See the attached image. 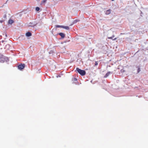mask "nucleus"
<instances>
[{"mask_svg":"<svg viewBox=\"0 0 148 148\" xmlns=\"http://www.w3.org/2000/svg\"><path fill=\"white\" fill-rule=\"evenodd\" d=\"M138 71H140V69L139 68H138Z\"/></svg>","mask_w":148,"mask_h":148,"instance_id":"18","label":"nucleus"},{"mask_svg":"<svg viewBox=\"0 0 148 148\" xmlns=\"http://www.w3.org/2000/svg\"><path fill=\"white\" fill-rule=\"evenodd\" d=\"M62 28H63L67 30H68L69 29V27L68 26H63Z\"/></svg>","mask_w":148,"mask_h":148,"instance_id":"8","label":"nucleus"},{"mask_svg":"<svg viewBox=\"0 0 148 148\" xmlns=\"http://www.w3.org/2000/svg\"><path fill=\"white\" fill-rule=\"evenodd\" d=\"M46 1L47 0H43V1H41V5H42L44 4V3L46 2Z\"/></svg>","mask_w":148,"mask_h":148,"instance_id":"9","label":"nucleus"},{"mask_svg":"<svg viewBox=\"0 0 148 148\" xmlns=\"http://www.w3.org/2000/svg\"><path fill=\"white\" fill-rule=\"evenodd\" d=\"M124 70H121V72H124Z\"/></svg>","mask_w":148,"mask_h":148,"instance_id":"19","label":"nucleus"},{"mask_svg":"<svg viewBox=\"0 0 148 148\" xmlns=\"http://www.w3.org/2000/svg\"><path fill=\"white\" fill-rule=\"evenodd\" d=\"M121 34H123V33H121Z\"/></svg>","mask_w":148,"mask_h":148,"instance_id":"21","label":"nucleus"},{"mask_svg":"<svg viewBox=\"0 0 148 148\" xmlns=\"http://www.w3.org/2000/svg\"><path fill=\"white\" fill-rule=\"evenodd\" d=\"M25 67V64H21L18 66V68L20 70H22Z\"/></svg>","mask_w":148,"mask_h":148,"instance_id":"3","label":"nucleus"},{"mask_svg":"<svg viewBox=\"0 0 148 148\" xmlns=\"http://www.w3.org/2000/svg\"><path fill=\"white\" fill-rule=\"evenodd\" d=\"M112 37H113V38L114 37V36L113 35Z\"/></svg>","mask_w":148,"mask_h":148,"instance_id":"20","label":"nucleus"},{"mask_svg":"<svg viewBox=\"0 0 148 148\" xmlns=\"http://www.w3.org/2000/svg\"><path fill=\"white\" fill-rule=\"evenodd\" d=\"M113 37H112V36L108 37V39H112L113 40H115L117 39L116 38L114 39H113Z\"/></svg>","mask_w":148,"mask_h":148,"instance_id":"11","label":"nucleus"},{"mask_svg":"<svg viewBox=\"0 0 148 148\" xmlns=\"http://www.w3.org/2000/svg\"><path fill=\"white\" fill-rule=\"evenodd\" d=\"M4 17V18H6V14H5L4 15V16H3Z\"/></svg>","mask_w":148,"mask_h":148,"instance_id":"15","label":"nucleus"},{"mask_svg":"<svg viewBox=\"0 0 148 148\" xmlns=\"http://www.w3.org/2000/svg\"><path fill=\"white\" fill-rule=\"evenodd\" d=\"M111 12V10L110 9L107 10L106 12V14L107 15H108L110 14Z\"/></svg>","mask_w":148,"mask_h":148,"instance_id":"4","label":"nucleus"},{"mask_svg":"<svg viewBox=\"0 0 148 148\" xmlns=\"http://www.w3.org/2000/svg\"><path fill=\"white\" fill-rule=\"evenodd\" d=\"M26 35L27 36H30L32 35V33L30 32H28L26 34Z\"/></svg>","mask_w":148,"mask_h":148,"instance_id":"6","label":"nucleus"},{"mask_svg":"<svg viewBox=\"0 0 148 148\" xmlns=\"http://www.w3.org/2000/svg\"><path fill=\"white\" fill-rule=\"evenodd\" d=\"M36 10L37 11H38L40 10V8L38 7H37L36 8Z\"/></svg>","mask_w":148,"mask_h":148,"instance_id":"13","label":"nucleus"},{"mask_svg":"<svg viewBox=\"0 0 148 148\" xmlns=\"http://www.w3.org/2000/svg\"><path fill=\"white\" fill-rule=\"evenodd\" d=\"M76 71L82 76L86 74V73L85 71L82 70L78 68H76Z\"/></svg>","mask_w":148,"mask_h":148,"instance_id":"2","label":"nucleus"},{"mask_svg":"<svg viewBox=\"0 0 148 148\" xmlns=\"http://www.w3.org/2000/svg\"><path fill=\"white\" fill-rule=\"evenodd\" d=\"M98 63L96 61L95 62V66H97L98 65Z\"/></svg>","mask_w":148,"mask_h":148,"instance_id":"14","label":"nucleus"},{"mask_svg":"<svg viewBox=\"0 0 148 148\" xmlns=\"http://www.w3.org/2000/svg\"><path fill=\"white\" fill-rule=\"evenodd\" d=\"M110 72H108L104 76L105 77H107L110 74Z\"/></svg>","mask_w":148,"mask_h":148,"instance_id":"10","label":"nucleus"},{"mask_svg":"<svg viewBox=\"0 0 148 148\" xmlns=\"http://www.w3.org/2000/svg\"><path fill=\"white\" fill-rule=\"evenodd\" d=\"M5 34V36L6 37H7V35L6 34Z\"/></svg>","mask_w":148,"mask_h":148,"instance_id":"17","label":"nucleus"},{"mask_svg":"<svg viewBox=\"0 0 148 148\" xmlns=\"http://www.w3.org/2000/svg\"><path fill=\"white\" fill-rule=\"evenodd\" d=\"M74 81H76L77 80V79L76 78H74Z\"/></svg>","mask_w":148,"mask_h":148,"instance_id":"16","label":"nucleus"},{"mask_svg":"<svg viewBox=\"0 0 148 148\" xmlns=\"http://www.w3.org/2000/svg\"><path fill=\"white\" fill-rule=\"evenodd\" d=\"M112 0V1H114V0Z\"/></svg>","mask_w":148,"mask_h":148,"instance_id":"22","label":"nucleus"},{"mask_svg":"<svg viewBox=\"0 0 148 148\" xmlns=\"http://www.w3.org/2000/svg\"><path fill=\"white\" fill-rule=\"evenodd\" d=\"M59 34L62 38H64L65 37V35L62 33H60Z\"/></svg>","mask_w":148,"mask_h":148,"instance_id":"5","label":"nucleus"},{"mask_svg":"<svg viewBox=\"0 0 148 148\" xmlns=\"http://www.w3.org/2000/svg\"><path fill=\"white\" fill-rule=\"evenodd\" d=\"M14 22L13 20L12 19H10L8 21V23L9 24H12Z\"/></svg>","mask_w":148,"mask_h":148,"instance_id":"7","label":"nucleus"},{"mask_svg":"<svg viewBox=\"0 0 148 148\" xmlns=\"http://www.w3.org/2000/svg\"><path fill=\"white\" fill-rule=\"evenodd\" d=\"M56 27H62V28L63 26H61V25H56Z\"/></svg>","mask_w":148,"mask_h":148,"instance_id":"12","label":"nucleus"},{"mask_svg":"<svg viewBox=\"0 0 148 148\" xmlns=\"http://www.w3.org/2000/svg\"><path fill=\"white\" fill-rule=\"evenodd\" d=\"M8 60L7 57L4 56L0 53V62H4L5 61H7Z\"/></svg>","mask_w":148,"mask_h":148,"instance_id":"1","label":"nucleus"}]
</instances>
